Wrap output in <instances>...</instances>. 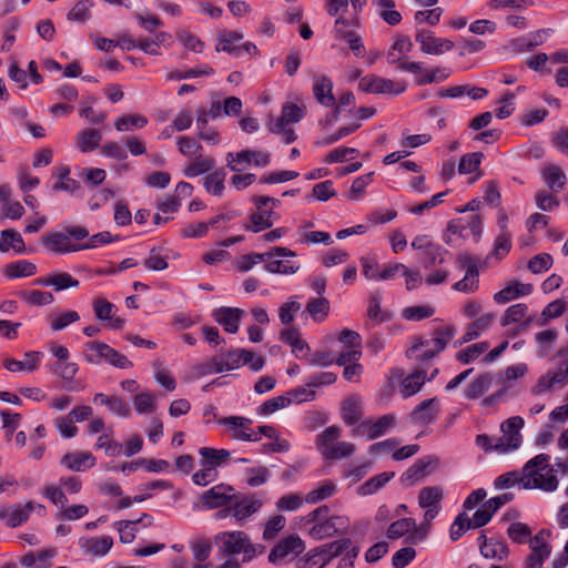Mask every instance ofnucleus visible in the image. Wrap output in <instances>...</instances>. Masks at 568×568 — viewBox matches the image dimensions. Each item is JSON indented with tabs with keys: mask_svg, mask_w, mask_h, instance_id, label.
Returning a JSON list of instances; mask_svg holds the SVG:
<instances>
[{
	"mask_svg": "<svg viewBox=\"0 0 568 568\" xmlns=\"http://www.w3.org/2000/svg\"><path fill=\"white\" fill-rule=\"evenodd\" d=\"M88 229L79 225L65 226L62 231L48 232L41 236L42 245L54 254H69L84 251L81 241L89 237Z\"/></svg>",
	"mask_w": 568,
	"mask_h": 568,
	"instance_id": "f257e3e1",
	"label": "nucleus"
},
{
	"mask_svg": "<svg viewBox=\"0 0 568 568\" xmlns=\"http://www.w3.org/2000/svg\"><path fill=\"white\" fill-rule=\"evenodd\" d=\"M215 541L221 542L220 551L225 556L243 555V561H248L256 556L255 546L243 531H224L215 536Z\"/></svg>",
	"mask_w": 568,
	"mask_h": 568,
	"instance_id": "f03ea898",
	"label": "nucleus"
},
{
	"mask_svg": "<svg viewBox=\"0 0 568 568\" xmlns=\"http://www.w3.org/2000/svg\"><path fill=\"white\" fill-rule=\"evenodd\" d=\"M85 359L88 363L100 364L104 361L121 369L131 368L133 366V363L125 355L103 342H89L85 344Z\"/></svg>",
	"mask_w": 568,
	"mask_h": 568,
	"instance_id": "7ed1b4c3",
	"label": "nucleus"
},
{
	"mask_svg": "<svg viewBox=\"0 0 568 568\" xmlns=\"http://www.w3.org/2000/svg\"><path fill=\"white\" fill-rule=\"evenodd\" d=\"M358 89L372 94L397 95L406 90V84L402 81L385 79L376 74H368L361 78Z\"/></svg>",
	"mask_w": 568,
	"mask_h": 568,
	"instance_id": "20e7f679",
	"label": "nucleus"
},
{
	"mask_svg": "<svg viewBox=\"0 0 568 568\" xmlns=\"http://www.w3.org/2000/svg\"><path fill=\"white\" fill-rule=\"evenodd\" d=\"M568 384V358L560 361L556 368L540 376L531 388L534 395H540L554 388H562Z\"/></svg>",
	"mask_w": 568,
	"mask_h": 568,
	"instance_id": "39448f33",
	"label": "nucleus"
},
{
	"mask_svg": "<svg viewBox=\"0 0 568 568\" xmlns=\"http://www.w3.org/2000/svg\"><path fill=\"white\" fill-rule=\"evenodd\" d=\"M224 358V367L226 371H233L241 365H248L251 371L258 372L265 364L264 357L256 355L254 352L245 348H236L222 353Z\"/></svg>",
	"mask_w": 568,
	"mask_h": 568,
	"instance_id": "423d86ee",
	"label": "nucleus"
},
{
	"mask_svg": "<svg viewBox=\"0 0 568 568\" xmlns=\"http://www.w3.org/2000/svg\"><path fill=\"white\" fill-rule=\"evenodd\" d=\"M271 155L266 151L243 150L237 153L230 152L226 155L227 166L234 172H241L242 164H253L264 168L268 165Z\"/></svg>",
	"mask_w": 568,
	"mask_h": 568,
	"instance_id": "0eeeda50",
	"label": "nucleus"
},
{
	"mask_svg": "<svg viewBox=\"0 0 568 568\" xmlns=\"http://www.w3.org/2000/svg\"><path fill=\"white\" fill-rule=\"evenodd\" d=\"M396 423L394 414H386L377 418L376 420H364L352 432L353 436L367 435L368 440L376 439L385 435Z\"/></svg>",
	"mask_w": 568,
	"mask_h": 568,
	"instance_id": "6e6552de",
	"label": "nucleus"
},
{
	"mask_svg": "<svg viewBox=\"0 0 568 568\" xmlns=\"http://www.w3.org/2000/svg\"><path fill=\"white\" fill-rule=\"evenodd\" d=\"M550 532L541 529L536 536L530 539L531 554L525 561L526 568H540L544 561L549 557L551 547L547 542V537Z\"/></svg>",
	"mask_w": 568,
	"mask_h": 568,
	"instance_id": "1a4fd4ad",
	"label": "nucleus"
},
{
	"mask_svg": "<svg viewBox=\"0 0 568 568\" xmlns=\"http://www.w3.org/2000/svg\"><path fill=\"white\" fill-rule=\"evenodd\" d=\"M415 40L420 44V51L426 54L439 55L454 48L453 41L437 38L429 30L418 29Z\"/></svg>",
	"mask_w": 568,
	"mask_h": 568,
	"instance_id": "9d476101",
	"label": "nucleus"
},
{
	"mask_svg": "<svg viewBox=\"0 0 568 568\" xmlns=\"http://www.w3.org/2000/svg\"><path fill=\"white\" fill-rule=\"evenodd\" d=\"M43 509L40 504L28 501L24 505H13L8 508L0 509V520L6 521V525L16 528L26 523L30 514L36 509Z\"/></svg>",
	"mask_w": 568,
	"mask_h": 568,
	"instance_id": "9b49d317",
	"label": "nucleus"
},
{
	"mask_svg": "<svg viewBox=\"0 0 568 568\" xmlns=\"http://www.w3.org/2000/svg\"><path fill=\"white\" fill-rule=\"evenodd\" d=\"M234 498V488L224 484L213 486L201 496L203 505L209 509L227 506Z\"/></svg>",
	"mask_w": 568,
	"mask_h": 568,
	"instance_id": "f8f14e48",
	"label": "nucleus"
},
{
	"mask_svg": "<svg viewBox=\"0 0 568 568\" xmlns=\"http://www.w3.org/2000/svg\"><path fill=\"white\" fill-rule=\"evenodd\" d=\"M221 424L230 427L231 437L243 442H258L260 436H254V432L250 428L252 420L242 416L224 417Z\"/></svg>",
	"mask_w": 568,
	"mask_h": 568,
	"instance_id": "ddd939ff",
	"label": "nucleus"
},
{
	"mask_svg": "<svg viewBox=\"0 0 568 568\" xmlns=\"http://www.w3.org/2000/svg\"><path fill=\"white\" fill-rule=\"evenodd\" d=\"M304 549L303 540L295 535L288 536L278 542L270 552L268 560L273 564H277L284 560L288 555H297Z\"/></svg>",
	"mask_w": 568,
	"mask_h": 568,
	"instance_id": "4468645a",
	"label": "nucleus"
},
{
	"mask_svg": "<svg viewBox=\"0 0 568 568\" xmlns=\"http://www.w3.org/2000/svg\"><path fill=\"white\" fill-rule=\"evenodd\" d=\"M244 315V311L237 307L222 306L213 312V318L223 326L224 331L235 334L240 327V321Z\"/></svg>",
	"mask_w": 568,
	"mask_h": 568,
	"instance_id": "2eb2a0df",
	"label": "nucleus"
},
{
	"mask_svg": "<svg viewBox=\"0 0 568 568\" xmlns=\"http://www.w3.org/2000/svg\"><path fill=\"white\" fill-rule=\"evenodd\" d=\"M61 465L72 471H84L95 465V457L90 452L67 453Z\"/></svg>",
	"mask_w": 568,
	"mask_h": 568,
	"instance_id": "dca6fc26",
	"label": "nucleus"
},
{
	"mask_svg": "<svg viewBox=\"0 0 568 568\" xmlns=\"http://www.w3.org/2000/svg\"><path fill=\"white\" fill-rule=\"evenodd\" d=\"M34 284L52 286L57 292H59L68 288H77L80 283L67 272H54L45 277L37 278Z\"/></svg>",
	"mask_w": 568,
	"mask_h": 568,
	"instance_id": "f3484780",
	"label": "nucleus"
},
{
	"mask_svg": "<svg viewBox=\"0 0 568 568\" xmlns=\"http://www.w3.org/2000/svg\"><path fill=\"white\" fill-rule=\"evenodd\" d=\"M232 506L233 517L236 521L241 523L255 514L261 508L262 503L258 499H254L252 496L237 497L235 495Z\"/></svg>",
	"mask_w": 568,
	"mask_h": 568,
	"instance_id": "a211bd4d",
	"label": "nucleus"
},
{
	"mask_svg": "<svg viewBox=\"0 0 568 568\" xmlns=\"http://www.w3.org/2000/svg\"><path fill=\"white\" fill-rule=\"evenodd\" d=\"M534 286L532 284H526L520 282H513L499 292L494 294V301L497 304H506L513 300H516L520 296H527L532 293Z\"/></svg>",
	"mask_w": 568,
	"mask_h": 568,
	"instance_id": "6ab92c4d",
	"label": "nucleus"
},
{
	"mask_svg": "<svg viewBox=\"0 0 568 568\" xmlns=\"http://www.w3.org/2000/svg\"><path fill=\"white\" fill-rule=\"evenodd\" d=\"M341 415L345 424L349 426L357 424L363 416L361 397L357 395L346 397L341 405Z\"/></svg>",
	"mask_w": 568,
	"mask_h": 568,
	"instance_id": "aec40b11",
	"label": "nucleus"
},
{
	"mask_svg": "<svg viewBox=\"0 0 568 568\" xmlns=\"http://www.w3.org/2000/svg\"><path fill=\"white\" fill-rule=\"evenodd\" d=\"M84 554L101 557L106 555L113 546V539L110 536L81 538L79 540Z\"/></svg>",
	"mask_w": 568,
	"mask_h": 568,
	"instance_id": "412c9836",
	"label": "nucleus"
},
{
	"mask_svg": "<svg viewBox=\"0 0 568 568\" xmlns=\"http://www.w3.org/2000/svg\"><path fill=\"white\" fill-rule=\"evenodd\" d=\"M313 94L316 101L328 108L334 106L336 99L333 95V82L325 75L316 77L313 84Z\"/></svg>",
	"mask_w": 568,
	"mask_h": 568,
	"instance_id": "4be33fe9",
	"label": "nucleus"
},
{
	"mask_svg": "<svg viewBox=\"0 0 568 568\" xmlns=\"http://www.w3.org/2000/svg\"><path fill=\"white\" fill-rule=\"evenodd\" d=\"M304 108L287 102L282 108L281 116L272 124L271 131L278 134V132L283 130V125L300 122L304 118Z\"/></svg>",
	"mask_w": 568,
	"mask_h": 568,
	"instance_id": "5701e85b",
	"label": "nucleus"
},
{
	"mask_svg": "<svg viewBox=\"0 0 568 568\" xmlns=\"http://www.w3.org/2000/svg\"><path fill=\"white\" fill-rule=\"evenodd\" d=\"M558 487V479L552 474V468H549L546 474H541L537 470V475L526 477L524 488L525 489H541L544 491H555Z\"/></svg>",
	"mask_w": 568,
	"mask_h": 568,
	"instance_id": "b1692460",
	"label": "nucleus"
},
{
	"mask_svg": "<svg viewBox=\"0 0 568 568\" xmlns=\"http://www.w3.org/2000/svg\"><path fill=\"white\" fill-rule=\"evenodd\" d=\"M438 462L434 457H423L417 459L403 475V483H413L425 477L429 468H435Z\"/></svg>",
	"mask_w": 568,
	"mask_h": 568,
	"instance_id": "393cba45",
	"label": "nucleus"
},
{
	"mask_svg": "<svg viewBox=\"0 0 568 568\" xmlns=\"http://www.w3.org/2000/svg\"><path fill=\"white\" fill-rule=\"evenodd\" d=\"M541 176L549 189L560 192L565 189L567 176L562 169L556 164H548L541 171Z\"/></svg>",
	"mask_w": 568,
	"mask_h": 568,
	"instance_id": "a878e982",
	"label": "nucleus"
},
{
	"mask_svg": "<svg viewBox=\"0 0 568 568\" xmlns=\"http://www.w3.org/2000/svg\"><path fill=\"white\" fill-rule=\"evenodd\" d=\"M13 250L18 254L26 252L24 241L21 234L14 230L8 229L0 233V252Z\"/></svg>",
	"mask_w": 568,
	"mask_h": 568,
	"instance_id": "bb28decb",
	"label": "nucleus"
},
{
	"mask_svg": "<svg viewBox=\"0 0 568 568\" xmlns=\"http://www.w3.org/2000/svg\"><path fill=\"white\" fill-rule=\"evenodd\" d=\"M276 214L272 209L261 211L257 210L251 214L250 222L244 225V229L254 233L270 229L274 223L273 217Z\"/></svg>",
	"mask_w": 568,
	"mask_h": 568,
	"instance_id": "cd10ccee",
	"label": "nucleus"
},
{
	"mask_svg": "<svg viewBox=\"0 0 568 568\" xmlns=\"http://www.w3.org/2000/svg\"><path fill=\"white\" fill-rule=\"evenodd\" d=\"M367 0H325V10L328 16L337 17L346 12L351 3L353 13L358 14L366 6Z\"/></svg>",
	"mask_w": 568,
	"mask_h": 568,
	"instance_id": "c85d7f7f",
	"label": "nucleus"
},
{
	"mask_svg": "<svg viewBox=\"0 0 568 568\" xmlns=\"http://www.w3.org/2000/svg\"><path fill=\"white\" fill-rule=\"evenodd\" d=\"M226 172L223 168L212 171L203 178V186L205 191L213 196L221 197L225 190Z\"/></svg>",
	"mask_w": 568,
	"mask_h": 568,
	"instance_id": "c756f323",
	"label": "nucleus"
},
{
	"mask_svg": "<svg viewBox=\"0 0 568 568\" xmlns=\"http://www.w3.org/2000/svg\"><path fill=\"white\" fill-rule=\"evenodd\" d=\"M243 39V34L236 31H224L219 36L216 51H223L235 57L242 54V47L236 45Z\"/></svg>",
	"mask_w": 568,
	"mask_h": 568,
	"instance_id": "7c9ffc66",
	"label": "nucleus"
},
{
	"mask_svg": "<svg viewBox=\"0 0 568 568\" xmlns=\"http://www.w3.org/2000/svg\"><path fill=\"white\" fill-rule=\"evenodd\" d=\"M496 315L493 313L485 314L474 321L466 329L465 334L462 337L460 343H468L475 338H477L483 332L489 329L493 325Z\"/></svg>",
	"mask_w": 568,
	"mask_h": 568,
	"instance_id": "2f4dec72",
	"label": "nucleus"
},
{
	"mask_svg": "<svg viewBox=\"0 0 568 568\" xmlns=\"http://www.w3.org/2000/svg\"><path fill=\"white\" fill-rule=\"evenodd\" d=\"M479 539H484V544L480 545V554L485 558L503 560L508 557L509 549L504 542L487 540L485 535H480Z\"/></svg>",
	"mask_w": 568,
	"mask_h": 568,
	"instance_id": "473e14b6",
	"label": "nucleus"
},
{
	"mask_svg": "<svg viewBox=\"0 0 568 568\" xmlns=\"http://www.w3.org/2000/svg\"><path fill=\"white\" fill-rule=\"evenodd\" d=\"M524 418L520 416H513L501 423L500 429L505 436H508L513 447H519L523 440L520 429L524 427Z\"/></svg>",
	"mask_w": 568,
	"mask_h": 568,
	"instance_id": "72a5a7b5",
	"label": "nucleus"
},
{
	"mask_svg": "<svg viewBox=\"0 0 568 568\" xmlns=\"http://www.w3.org/2000/svg\"><path fill=\"white\" fill-rule=\"evenodd\" d=\"M199 454L203 458L202 465L213 467V470H215L216 467L224 465L231 457V452L226 449H215L210 447L200 448Z\"/></svg>",
	"mask_w": 568,
	"mask_h": 568,
	"instance_id": "f704fd0d",
	"label": "nucleus"
},
{
	"mask_svg": "<svg viewBox=\"0 0 568 568\" xmlns=\"http://www.w3.org/2000/svg\"><path fill=\"white\" fill-rule=\"evenodd\" d=\"M434 398L425 399L417 405L410 414V420L414 424L427 425L432 423L437 414V410L433 408Z\"/></svg>",
	"mask_w": 568,
	"mask_h": 568,
	"instance_id": "c9c22d12",
	"label": "nucleus"
},
{
	"mask_svg": "<svg viewBox=\"0 0 568 568\" xmlns=\"http://www.w3.org/2000/svg\"><path fill=\"white\" fill-rule=\"evenodd\" d=\"M215 166V161L211 156L197 155L184 169L183 173L186 178H196L202 174L211 173Z\"/></svg>",
	"mask_w": 568,
	"mask_h": 568,
	"instance_id": "e433bc0d",
	"label": "nucleus"
},
{
	"mask_svg": "<svg viewBox=\"0 0 568 568\" xmlns=\"http://www.w3.org/2000/svg\"><path fill=\"white\" fill-rule=\"evenodd\" d=\"M359 27L358 14L353 13L352 18L338 16L334 23V36L337 40L344 41L349 38L355 31L353 28Z\"/></svg>",
	"mask_w": 568,
	"mask_h": 568,
	"instance_id": "4c0bfd02",
	"label": "nucleus"
},
{
	"mask_svg": "<svg viewBox=\"0 0 568 568\" xmlns=\"http://www.w3.org/2000/svg\"><path fill=\"white\" fill-rule=\"evenodd\" d=\"M55 555L54 549H43L37 552L26 554L20 562L27 568H49V560Z\"/></svg>",
	"mask_w": 568,
	"mask_h": 568,
	"instance_id": "58836bf2",
	"label": "nucleus"
},
{
	"mask_svg": "<svg viewBox=\"0 0 568 568\" xmlns=\"http://www.w3.org/2000/svg\"><path fill=\"white\" fill-rule=\"evenodd\" d=\"M367 317L374 325L382 324L392 318V314L388 311H383L381 308V294L378 292H374L369 296Z\"/></svg>",
	"mask_w": 568,
	"mask_h": 568,
	"instance_id": "ea45409f",
	"label": "nucleus"
},
{
	"mask_svg": "<svg viewBox=\"0 0 568 568\" xmlns=\"http://www.w3.org/2000/svg\"><path fill=\"white\" fill-rule=\"evenodd\" d=\"M494 381L491 373L478 375L465 389V396L468 399H476L486 393Z\"/></svg>",
	"mask_w": 568,
	"mask_h": 568,
	"instance_id": "a19ab883",
	"label": "nucleus"
},
{
	"mask_svg": "<svg viewBox=\"0 0 568 568\" xmlns=\"http://www.w3.org/2000/svg\"><path fill=\"white\" fill-rule=\"evenodd\" d=\"M443 497V489L440 487L427 486L419 491L418 505L422 508H440Z\"/></svg>",
	"mask_w": 568,
	"mask_h": 568,
	"instance_id": "79ce46f5",
	"label": "nucleus"
},
{
	"mask_svg": "<svg viewBox=\"0 0 568 568\" xmlns=\"http://www.w3.org/2000/svg\"><path fill=\"white\" fill-rule=\"evenodd\" d=\"M567 303L564 300H556L544 307L537 315L536 325L546 326L551 320L560 317L566 311Z\"/></svg>",
	"mask_w": 568,
	"mask_h": 568,
	"instance_id": "37998d69",
	"label": "nucleus"
},
{
	"mask_svg": "<svg viewBox=\"0 0 568 568\" xmlns=\"http://www.w3.org/2000/svg\"><path fill=\"white\" fill-rule=\"evenodd\" d=\"M102 140V134L98 129H85L78 134L77 146L83 153L97 149Z\"/></svg>",
	"mask_w": 568,
	"mask_h": 568,
	"instance_id": "c03bdc74",
	"label": "nucleus"
},
{
	"mask_svg": "<svg viewBox=\"0 0 568 568\" xmlns=\"http://www.w3.org/2000/svg\"><path fill=\"white\" fill-rule=\"evenodd\" d=\"M395 473H381L368 480H366L363 485L357 488V493L362 496L373 495L379 489H382L392 478H394Z\"/></svg>",
	"mask_w": 568,
	"mask_h": 568,
	"instance_id": "a18cd8bd",
	"label": "nucleus"
},
{
	"mask_svg": "<svg viewBox=\"0 0 568 568\" xmlns=\"http://www.w3.org/2000/svg\"><path fill=\"white\" fill-rule=\"evenodd\" d=\"M426 381L425 371L417 369L408 375L402 383L400 393L404 397H410L418 393Z\"/></svg>",
	"mask_w": 568,
	"mask_h": 568,
	"instance_id": "49530a36",
	"label": "nucleus"
},
{
	"mask_svg": "<svg viewBox=\"0 0 568 568\" xmlns=\"http://www.w3.org/2000/svg\"><path fill=\"white\" fill-rule=\"evenodd\" d=\"M353 546V542L348 538H343L336 541H332L321 547L315 548L324 558L329 562L331 559L344 554L347 549Z\"/></svg>",
	"mask_w": 568,
	"mask_h": 568,
	"instance_id": "de8ad7c7",
	"label": "nucleus"
},
{
	"mask_svg": "<svg viewBox=\"0 0 568 568\" xmlns=\"http://www.w3.org/2000/svg\"><path fill=\"white\" fill-rule=\"evenodd\" d=\"M18 296L21 301L30 306H44L54 301L52 293L38 290L20 291Z\"/></svg>",
	"mask_w": 568,
	"mask_h": 568,
	"instance_id": "09e8293b",
	"label": "nucleus"
},
{
	"mask_svg": "<svg viewBox=\"0 0 568 568\" xmlns=\"http://www.w3.org/2000/svg\"><path fill=\"white\" fill-rule=\"evenodd\" d=\"M528 315V305L525 303H517L514 305H510L506 308L504 312V315L500 318V325L503 327L509 326L511 324L519 323L524 318H526Z\"/></svg>",
	"mask_w": 568,
	"mask_h": 568,
	"instance_id": "8fccbe9b",
	"label": "nucleus"
},
{
	"mask_svg": "<svg viewBox=\"0 0 568 568\" xmlns=\"http://www.w3.org/2000/svg\"><path fill=\"white\" fill-rule=\"evenodd\" d=\"M301 268L300 263L287 260L286 257L273 258V262L265 264V270L272 274L293 275Z\"/></svg>",
	"mask_w": 568,
	"mask_h": 568,
	"instance_id": "3c124183",
	"label": "nucleus"
},
{
	"mask_svg": "<svg viewBox=\"0 0 568 568\" xmlns=\"http://www.w3.org/2000/svg\"><path fill=\"white\" fill-rule=\"evenodd\" d=\"M336 490L337 488L334 481L324 480L317 488L313 489L304 497V501L307 504H317L332 497Z\"/></svg>",
	"mask_w": 568,
	"mask_h": 568,
	"instance_id": "603ef678",
	"label": "nucleus"
},
{
	"mask_svg": "<svg viewBox=\"0 0 568 568\" xmlns=\"http://www.w3.org/2000/svg\"><path fill=\"white\" fill-rule=\"evenodd\" d=\"M356 447L353 443L337 442L327 448H324L322 456L325 459H341L354 454Z\"/></svg>",
	"mask_w": 568,
	"mask_h": 568,
	"instance_id": "864d4df0",
	"label": "nucleus"
},
{
	"mask_svg": "<svg viewBox=\"0 0 568 568\" xmlns=\"http://www.w3.org/2000/svg\"><path fill=\"white\" fill-rule=\"evenodd\" d=\"M37 273V266L26 260L12 262L6 266V274L11 278L28 277Z\"/></svg>",
	"mask_w": 568,
	"mask_h": 568,
	"instance_id": "5fc2aeb1",
	"label": "nucleus"
},
{
	"mask_svg": "<svg viewBox=\"0 0 568 568\" xmlns=\"http://www.w3.org/2000/svg\"><path fill=\"white\" fill-rule=\"evenodd\" d=\"M379 17L389 26H396L402 21V14L395 10L394 0H375Z\"/></svg>",
	"mask_w": 568,
	"mask_h": 568,
	"instance_id": "6e6d98bb",
	"label": "nucleus"
},
{
	"mask_svg": "<svg viewBox=\"0 0 568 568\" xmlns=\"http://www.w3.org/2000/svg\"><path fill=\"white\" fill-rule=\"evenodd\" d=\"M291 405V397L286 395H280L265 400L261 406L257 407V414L261 416H268L274 414L278 409L285 408Z\"/></svg>",
	"mask_w": 568,
	"mask_h": 568,
	"instance_id": "4d7b16f0",
	"label": "nucleus"
},
{
	"mask_svg": "<svg viewBox=\"0 0 568 568\" xmlns=\"http://www.w3.org/2000/svg\"><path fill=\"white\" fill-rule=\"evenodd\" d=\"M329 311V302L325 297L312 298L306 305V312L316 322L326 318Z\"/></svg>",
	"mask_w": 568,
	"mask_h": 568,
	"instance_id": "13d9d810",
	"label": "nucleus"
},
{
	"mask_svg": "<svg viewBox=\"0 0 568 568\" xmlns=\"http://www.w3.org/2000/svg\"><path fill=\"white\" fill-rule=\"evenodd\" d=\"M488 342L475 343L458 352L456 358L462 364H469L470 362L475 361L479 355L485 353L488 349Z\"/></svg>",
	"mask_w": 568,
	"mask_h": 568,
	"instance_id": "bf43d9fd",
	"label": "nucleus"
},
{
	"mask_svg": "<svg viewBox=\"0 0 568 568\" xmlns=\"http://www.w3.org/2000/svg\"><path fill=\"white\" fill-rule=\"evenodd\" d=\"M93 2L90 0H80L68 13L69 21L85 22L91 18V8Z\"/></svg>",
	"mask_w": 568,
	"mask_h": 568,
	"instance_id": "052dcab7",
	"label": "nucleus"
},
{
	"mask_svg": "<svg viewBox=\"0 0 568 568\" xmlns=\"http://www.w3.org/2000/svg\"><path fill=\"white\" fill-rule=\"evenodd\" d=\"M450 75V71L447 68L436 67L429 71H425V73L420 77H416L415 83L417 85H427L433 82H440L448 79Z\"/></svg>",
	"mask_w": 568,
	"mask_h": 568,
	"instance_id": "680f3d73",
	"label": "nucleus"
},
{
	"mask_svg": "<svg viewBox=\"0 0 568 568\" xmlns=\"http://www.w3.org/2000/svg\"><path fill=\"white\" fill-rule=\"evenodd\" d=\"M176 143L180 153L186 158L193 159L202 154V144L191 136H180Z\"/></svg>",
	"mask_w": 568,
	"mask_h": 568,
	"instance_id": "e2e57ef3",
	"label": "nucleus"
},
{
	"mask_svg": "<svg viewBox=\"0 0 568 568\" xmlns=\"http://www.w3.org/2000/svg\"><path fill=\"white\" fill-rule=\"evenodd\" d=\"M416 528V521L413 518H403L396 520L389 525L386 531V536L390 539H397L404 536L409 530Z\"/></svg>",
	"mask_w": 568,
	"mask_h": 568,
	"instance_id": "0e129e2a",
	"label": "nucleus"
},
{
	"mask_svg": "<svg viewBox=\"0 0 568 568\" xmlns=\"http://www.w3.org/2000/svg\"><path fill=\"white\" fill-rule=\"evenodd\" d=\"M508 537L516 544L530 542L531 529L524 523H513L507 529Z\"/></svg>",
	"mask_w": 568,
	"mask_h": 568,
	"instance_id": "69168bd1",
	"label": "nucleus"
},
{
	"mask_svg": "<svg viewBox=\"0 0 568 568\" xmlns=\"http://www.w3.org/2000/svg\"><path fill=\"white\" fill-rule=\"evenodd\" d=\"M455 332L456 331L452 325H444L436 328L433 338V348H435V352L440 353L444 351L448 342L454 337Z\"/></svg>",
	"mask_w": 568,
	"mask_h": 568,
	"instance_id": "338daca9",
	"label": "nucleus"
},
{
	"mask_svg": "<svg viewBox=\"0 0 568 568\" xmlns=\"http://www.w3.org/2000/svg\"><path fill=\"white\" fill-rule=\"evenodd\" d=\"M484 158V154L481 152H473L464 154L460 158L459 164H458V172L459 174H469L475 172Z\"/></svg>",
	"mask_w": 568,
	"mask_h": 568,
	"instance_id": "774afa93",
	"label": "nucleus"
}]
</instances>
